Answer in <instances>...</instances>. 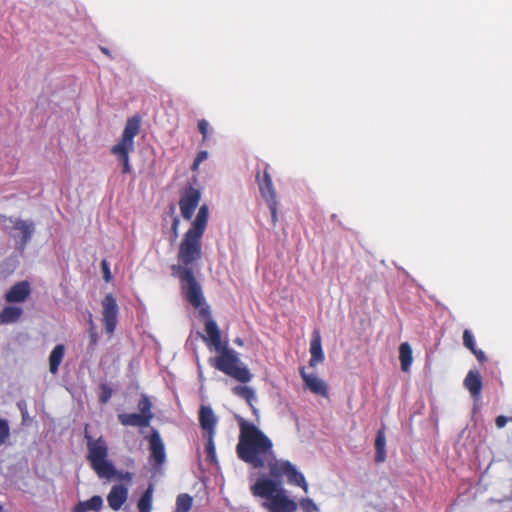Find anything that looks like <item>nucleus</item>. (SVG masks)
Here are the masks:
<instances>
[{
  "label": "nucleus",
  "mask_w": 512,
  "mask_h": 512,
  "mask_svg": "<svg viewBox=\"0 0 512 512\" xmlns=\"http://www.w3.org/2000/svg\"><path fill=\"white\" fill-rule=\"evenodd\" d=\"M0 512H3V508H2V506H1V505H0Z\"/></svg>",
  "instance_id": "obj_44"
},
{
  "label": "nucleus",
  "mask_w": 512,
  "mask_h": 512,
  "mask_svg": "<svg viewBox=\"0 0 512 512\" xmlns=\"http://www.w3.org/2000/svg\"><path fill=\"white\" fill-rule=\"evenodd\" d=\"M233 394L243 398L250 406H252V402L255 399V392L252 388L248 386H235L233 389Z\"/></svg>",
  "instance_id": "obj_26"
},
{
  "label": "nucleus",
  "mask_w": 512,
  "mask_h": 512,
  "mask_svg": "<svg viewBox=\"0 0 512 512\" xmlns=\"http://www.w3.org/2000/svg\"><path fill=\"white\" fill-rule=\"evenodd\" d=\"M89 425H85V439L87 440L88 456L87 459L90 462L92 469L101 478L110 479L118 475V472L114 465L107 460L108 447L103 439H93L88 432Z\"/></svg>",
  "instance_id": "obj_5"
},
{
  "label": "nucleus",
  "mask_w": 512,
  "mask_h": 512,
  "mask_svg": "<svg viewBox=\"0 0 512 512\" xmlns=\"http://www.w3.org/2000/svg\"><path fill=\"white\" fill-rule=\"evenodd\" d=\"M464 387L469 391L473 399L478 400L483 388L482 378L478 371L470 370L465 379Z\"/></svg>",
  "instance_id": "obj_14"
},
{
  "label": "nucleus",
  "mask_w": 512,
  "mask_h": 512,
  "mask_svg": "<svg viewBox=\"0 0 512 512\" xmlns=\"http://www.w3.org/2000/svg\"><path fill=\"white\" fill-rule=\"evenodd\" d=\"M463 344L469 350H473L476 347L474 336L468 329H465L463 332Z\"/></svg>",
  "instance_id": "obj_32"
},
{
  "label": "nucleus",
  "mask_w": 512,
  "mask_h": 512,
  "mask_svg": "<svg viewBox=\"0 0 512 512\" xmlns=\"http://www.w3.org/2000/svg\"><path fill=\"white\" fill-rule=\"evenodd\" d=\"M209 124L205 119L198 121V130L202 134L203 141L207 139Z\"/></svg>",
  "instance_id": "obj_35"
},
{
  "label": "nucleus",
  "mask_w": 512,
  "mask_h": 512,
  "mask_svg": "<svg viewBox=\"0 0 512 512\" xmlns=\"http://www.w3.org/2000/svg\"><path fill=\"white\" fill-rule=\"evenodd\" d=\"M473 355L477 358V360L480 362V363H483L486 361V356H485V353L480 350V349H477L476 347L473 349V350H470Z\"/></svg>",
  "instance_id": "obj_37"
},
{
  "label": "nucleus",
  "mask_w": 512,
  "mask_h": 512,
  "mask_svg": "<svg viewBox=\"0 0 512 512\" xmlns=\"http://www.w3.org/2000/svg\"><path fill=\"white\" fill-rule=\"evenodd\" d=\"M209 218V209L203 204L192 222L191 227L184 234L178 250V264L172 265V275L181 282L185 299L194 307L199 308L204 303V296L199 282L194 276L191 265L201 259L202 238Z\"/></svg>",
  "instance_id": "obj_1"
},
{
  "label": "nucleus",
  "mask_w": 512,
  "mask_h": 512,
  "mask_svg": "<svg viewBox=\"0 0 512 512\" xmlns=\"http://www.w3.org/2000/svg\"><path fill=\"white\" fill-rule=\"evenodd\" d=\"M201 313L202 314H209V311L207 309H202Z\"/></svg>",
  "instance_id": "obj_43"
},
{
  "label": "nucleus",
  "mask_w": 512,
  "mask_h": 512,
  "mask_svg": "<svg viewBox=\"0 0 512 512\" xmlns=\"http://www.w3.org/2000/svg\"><path fill=\"white\" fill-rule=\"evenodd\" d=\"M199 422L206 434H215L217 418L213 410L208 406H202L199 411Z\"/></svg>",
  "instance_id": "obj_16"
},
{
  "label": "nucleus",
  "mask_w": 512,
  "mask_h": 512,
  "mask_svg": "<svg viewBox=\"0 0 512 512\" xmlns=\"http://www.w3.org/2000/svg\"><path fill=\"white\" fill-rule=\"evenodd\" d=\"M127 499L128 488L122 484L112 486L110 492L107 495L108 505L114 511L120 510Z\"/></svg>",
  "instance_id": "obj_12"
},
{
  "label": "nucleus",
  "mask_w": 512,
  "mask_h": 512,
  "mask_svg": "<svg viewBox=\"0 0 512 512\" xmlns=\"http://www.w3.org/2000/svg\"><path fill=\"white\" fill-rule=\"evenodd\" d=\"M9 436L10 428L8 422L0 418V446L6 442Z\"/></svg>",
  "instance_id": "obj_31"
},
{
  "label": "nucleus",
  "mask_w": 512,
  "mask_h": 512,
  "mask_svg": "<svg viewBox=\"0 0 512 512\" xmlns=\"http://www.w3.org/2000/svg\"><path fill=\"white\" fill-rule=\"evenodd\" d=\"M300 375L303 379L305 388L316 395L328 397V387L322 379L315 375L306 373L304 367L300 369Z\"/></svg>",
  "instance_id": "obj_11"
},
{
  "label": "nucleus",
  "mask_w": 512,
  "mask_h": 512,
  "mask_svg": "<svg viewBox=\"0 0 512 512\" xmlns=\"http://www.w3.org/2000/svg\"><path fill=\"white\" fill-rule=\"evenodd\" d=\"M510 421V417H506L504 415H500L496 418L495 424L497 428H503Z\"/></svg>",
  "instance_id": "obj_36"
},
{
  "label": "nucleus",
  "mask_w": 512,
  "mask_h": 512,
  "mask_svg": "<svg viewBox=\"0 0 512 512\" xmlns=\"http://www.w3.org/2000/svg\"><path fill=\"white\" fill-rule=\"evenodd\" d=\"M138 408L140 410L141 415H149L150 421L153 419V413L151 411L152 404H151L150 399L146 395H143L141 397V399L138 403Z\"/></svg>",
  "instance_id": "obj_29"
},
{
  "label": "nucleus",
  "mask_w": 512,
  "mask_h": 512,
  "mask_svg": "<svg viewBox=\"0 0 512 512\" xmlns=\"http://www.w3.org/2000/svg\"><path fill=\"white\" fill-rule=\"evenodd\" d=\"M153 485H149L146 491L140 497L137 507L139 512H151L153 499Z\"/></svg>",
  "instance_id": "obj_24"
},
{
  "label": "nucleus",
  "mask_w": 512,
  "mask_h": 512,
  "mask_svg": "<svg viewBox=\"0 0 512 512\" xmlns=\"http://www.w3.org/2000/svg\"><path fill=\"white\" fill-rule=\"evenodd\" d=\"M101 51L108 56L110 55L109 50L107 48L101 47Z\"/></svg>",
  "instance_id": "obj_41"
},
{
  "label": "nucleus",
  "mask_w": 512,
  "mask_h": 512,
  "mask_svg": "<svg viewBox=\"0 0 512 512\" xmlns=\"http://www.w3.org/2000/svg\"><path fill=\"white\" fill-rule=\"evenodd\" d=\"M102 268H103V271H104V274H105L106 281H109L110 271H109V267L107 265V262L105 260L102 261Z\"/></svg>",
  "instance_id": "obj_39"
},
{
  "label": "nucleus",
  "mask_w": 512,
  "mask_h": 512,
  "mask_svg": "<svg viewBox=\"0 0 512 512\" xmlns=\"http://www.w3.org/2000/svg\"><path fill=\"white\" fill-rule=\"evenodd\" d=\"M22 309L15 306H6L0 313L1 323L16 322L22 315Z\"/></svg>",
  "instance_id": "obj_23"
},
{
  "label": "nucleus",
  "mask_w": 512,
  "mask_h": 512,
  "mask_svg": "<svg viewBox=\"0 0 512 512\" xmlns=\"http://www.w3.org/2000/svg\"><path fill=\"white\" fill-rule=\"evenodd\" d=\"M205 332L210 344L219 352L217 357L210 360L211 365L241 383H248L252 374L247 367L241 365L235 350L222 346L221 332L213 319L205 322Z\"/></svg>",
  "instance_id": "obj_4"
},
{
  "label": "nucleus",
  "mask_w": 512,
  "mask_h": 512,
  "mask_svg": "<svg viewBox=\"0 0 512 512\" xmlns=\"http://www.w3.org/2000/svg\"><path fill=\"white\" fill-rule=\"evenodd\" d=\"M65 354V346L63 344L56 345L49 355V370L52 374L59 371V366L62 363Z\"/></svg>",
  "instance_id": "obj_20"
},
{
  "label": "nucleus",
  "mask_w": 512,
  "mask_h": 512,
  "mask_svg": "<svg viewBox=\"0 0 512 512\" xmlns=\"http://www.w3.org/2000/svg\"><path fill=\"white\" fill-rule=\"evenodd\" d=\"M269 470L274 479L259 478L251 486L252 494L266 499L263 506L269 512H295L296 503L288 498L278 479L286 476L290 484L301 487L307 493L308 484L304 475L289 461L274 460L269 464Z\"/></svg>",
  "instance_id": "obj_2"
},
{
  "label": "nucleus",
  "mask_w": 512,
  "mask_h": 512,
  "mask_svg": "<svg viewBox=\"0 0 512 512\" xmlns=\"http://www.w3.org/2000/svg\"><path fill=\"white\" fill-rule=\"evenodd\" d=\"M207 158H208V152L207 151L202 150V151L198 152V154H197L196 158L194 159V162H193V164L191 166V169L193 171H196L198 169L199 165L203 161H205Z\"/></svg>",
  "instance_id": "obj_33"
},
{
  "label": "nucleus",
  "mask_w": 512,
  "mask_h": 512,
  "mask_svg": "<svg viewBox=\"0 0 512 512\" xmlns=\"http://www.w3.org/2000/svg\"><path fill=\"white\" fill-rule=\"evenodd\" d=\"M193 498L187 494H179L176 498V508L173 512H189L192 508Z\"/></svg>",
  "instance_id": "obj_25"
},
{
  "label": "nucleus",
  "mask_w": 512,
  "mask_h": 512,
  "mask_svg": "<svg viewBox=\"0 0 512 512\" xmlns=\"http://www.w3.org/2000/svg\"><path fill=\"white\" fill-rule=\"evenodd\" d=\"M200 200L201 193L198 189L188 186L182 191L179 200V208L184 219H192Z\"/></svg>",
  "instance_id": "obj_8"
},
{
  "label": "nucleus",
  "mask_w": 512,
  "mask_h": 512,
  "mask_svg": "<svg viewBox=\"0 0 512 512\" xmlns=\"http://www.w3.org/2000/svg\"><path fill=\"white\" fill-rule=\"evenodd\" d=\"M179 224H180V219L179 217H174L173 219V222H172V227H171V230H172V233H173V239L175 240L177 237H178V228H179Z\"/></svg>",
  "instance_id": "obj_38"
},
{
  "label": "nucleus",
  "mask_w": 512,
  "mask_h": 512,
  "mask_svg": "<svg viewBox=\"0 0 512 512\" xmlns=\"http://www.w3.org/2000/svg\"><path fill=\"white\" fill-rule=\"evenodd\" d=\"M310 354L311 358L309 361V365L311 367H315L317 364L322 363L324 361V352L322 349L321 335L319 331H314L313 333V337L310 343Z\"/></svg>",
  "instance_id": "obj_18"
},
{
  "label": "nucleus",
  "mask_w": 512,
  "mask_h": 512,
  "mask_svg": "<svg viewBox=\"0 0 512 512\" xmlns=\"http://www.w3.org/2000/svg\"><path fill=\"white\" fill-rule=\"evenodd\" d=\"M118 305L112 294H107L102 300V316L105 330L108 334H113L117 326Z\"/></svg>",
  "instance_id": "obj_9"
},
{
  "label": "nucleus",
  "mask_w": 512,
  "mask_h": 512,
  "mask_svg": "<svg viewBox=\"0 0 512 512\" xmlns=\"http://www.w3.org/2000/svg\"><path fill=\"white\" fill-rule=\"evenodd\" d=\"M139 132L140 118L137 116L129 118L125 124L121 139L111 148V153L121 162L124 174L131 172L129 154L135 149L134 138Z\"/></svg>",
  "instance_id": "obj_6"
},
{
  "label": "nucleus",
  "mask_w": 512,
  "mask_h": 512,
  "mask_svg": "<svg viewBox=\"0 0 512 512\" xmlns=\"http://www.w3.org/2000/svg\"><path fill=\"white\" fill-rule=\"evenodd\" d=\"M113 390L112 388L107 384H101L100 386V395H99V401L102 404L107 403L110 398L112 397Z\"/></svg>",
  "instance_id": "obj_30"
},
{
  "label": "nucleus",
  "mask_w": 512,
  "mask_h": 512,
  "mask_svg": "<svg viewBox=\"0 0 512 512\" xmlns=\"http://www.w3.org/2000/svg\"><path fill=\"white\" fill-rule=\"evenodd\" d=\"M256 181L259 186L260 193L270 209L272 222L275 224L277 222V195L269 173L268 164L265 165L263 175H261L260 171H257Z\"/></svg>",
  "instance_id": "obj_7"
},
{
  "label": "nucleus",
  "mask_w": 512,
  "mask_h": 512,
  "mask_svg": "<svg viewBox=\"0 0 512 512\" xmlns=\"http://www.w3.org/2000/svg\"><path fill=\"white\" fill-rule=\"evenodd\" d=\"M207 442L205 445V450L207 453V457L211 462H216V450H215V444H214V434H206L205 435Z\"/></svg>",
  "instance_id": "obj_27"
},
{
  "label": "nucleus",
  "mask_w": 512,
  "mask_h": 512,
  "mask_svg": "<svg viewBox=\"0 0 512 512\" xmlns=\"http://www.w3.org/2000/svg\"><path fill=\"white\" fill-rule=\"evenodd\" d=\"M14 229L20 232L19 234L14 235V237L16 239H20L19 249L23 250L31 239L34 231V225L32 222L18 219L14 223Z\"/></svg>",
  "instance_id": "obj_15"
},
{
  "label": "nucleus",
  "mask_w": 512,
  "mask_h": 512,
  "mask_svg": "<svg viewBox=\"0 0 512 512\" xmlns=\"http://www.w3.org/2000/svg\"><path fill=\"white\" fill-rule=\"evenodd\" d=\"M240 434L236 446L239 459L255 469L263 468L266 463H273V443L254 424L242 420L239 424Z\"/></svg>",
  "instance_id": "obj_3"
},
{
  "label": "nucleus",
  "mask_w": 512,
  "mask_h": 512,
  "mask_svg": "<svg viewBox=\"0 0 512 512\" xmlns=\"http://www.w3.org/2000/svg\"><path fill=\"white\" fill-rule=\"evenodd\" d=\"M120 479L131 481L132 474L130 472H126L125 474H119L118 475Z\"/></svg>",
  "instance_id": "obj_40"
},
{
  "label": "nucleus",
  "mask_w": 512,
  "mask_h": 512,
  "mask_svg": "<svg viewBox=\"0 0 512 512\" xmlns=\"http://www.w3.org/2000/svg\"><path fill=\"white\" fill-rule=\"evenodd\" d=\"M301 507L305 512H317V506L310 498L302 499Z\"/></svg>",
  "instance_id": "obj_34"
},
{
  "label": "nucleus",
  "mask_w": 512,
  "mask_h": 512,
  "mask_svg": "<svg viewBox=\"0 0 512 512\" xmlns=\"http://www.w3.org/2000/svg\"><path fill=\"white\" fill-rule=\"evenodd\" d=\"M386 438L385 433L383 429H380L377 432L376 439H375V449H376V455H375V462L376 463H383L386 460Z\"/></svg>",
  "instance_id": "obj_21"
},
{
  "label": "nucleus",
  "mask_w": 512,
  "mask_h": 512,
  "mask_svg": "<svg viewBox=\"0 0 512 512\" xmlns=\"http://www.w3.org/2000/svg\"><path fill=\"white\" fill-rule=\"evenodd\" d=\"M118 420L123 426L148 427L150 425V416L140 413H122L118 415Z\"/></svg>",
  "instance_id": "obj_17"
},
{
  "label": "nucleus",
  "mask_w": 512,
  "mask_h": 512,
  "mask_svg": "<svg viewBox=\"0 0 512 512\" xmlns=\"http://www.w3.org/2000/svg\"><path fill=\"white\" fill-rule=\"evenodd\" d=\"M30 295V285L27 281H21L13 285L5 294V300L9 303L24 302Z\"/></svg>",
  "instance_id": "obj_13"
},
{
  "label": "nucleus",
  "mask_w": 512,
  "mask_h": 512,
  "mask_svg": "<svg viewBox=\"0 0 512 512\" xmlns=\"http://www.w3.org/2000/svg\"><path fill=\"white\" fill-rule=\"evenodd\" d=\"M147 438L149 441L150 462L155 466L160 467L166 461L165 447L162 438L159 432L155 429H152Z\"/></svg>",
  "instance_id": "obj_10"
},
{
  "label": "nucleus",
  "mask_w": 512,
  "mask_h": 512,
  "mask_svg": "<svg viewBox=\"0 0 512 512\" xmlns=\"http://www.w3.org/2000/svg\"><path fill=\"white\" fill-rule=\"evenodd\" d=\"M235 342H236L238 345H243V341H242L240 338L236 339V340H235Z\"/></svg>",
  "instance_id": "obj_42"
},
{
  "label": "nucleus",
  "mask_w": 512,
  "mask_h": 512,
  "mask_svg": "<svg viewBox=\"0 0 512 512\" xmlns=\"http://www.w3.org/2000/svg\"><path fill=\"white\" fill-rule=\"evenodd\" d=\"M89 326H90L89 327L90 342L88 345V349L93 351L98 342V333L96 331V327H95V324L93 321L92 314H89Z\"/></svg>",
  "instance_id": "obj_28"
},
{
  "label": "nucleus",
  "mask_w": 512,
  "mask_h": 512,
  "mask_svg": "<svg viewBox=\"0 0 512 512\" xmlns=\"http://www.w3.org/2000/svg\"><path fill=\"white\" fill-rule=\"evenodd\" d=\"M510 421L512 422V416L510 417Z\"/></svg>",
  "instance_id": "obj_45"
},
{
  "label": "nucleus",
  "mask_w": 512,
  "mask_h": 512,
  "mask_svg": "<svg viewBox=\"0 0 512 512\" xmlns=\"http://www.w3.org/2000/svg\"><path fill=\"white\" fill-rule=\"evenodd\" d=\"M399 359L401 362V369L408 372L413 361L412 349L408 342L401 343L399 346Z\"/></svg>",
  "instance_id": "obj_22"
},
{
  "label": "nucleus",
  "mask_w": 512,
  "mask_h": 512,
  "mask_svg": "<svg viewBox=\"0 0 512 512\" xmlns=\"http://www.w3.org/2000/svg\"><path fill=\"white\" fill-rule=\"evenodd\" d=\"M103 506V499L95 495L86 501H80L73 507V512L99 511Z\"/></svg>",
  "instance_id": "obj_19"
}]
</instances>
